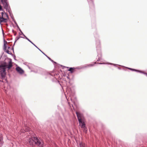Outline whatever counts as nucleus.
<instances>
[{"label": "nucleus", "instance_id": "15", "mask_svg": "<svg viewBox=\"0 0 147 147\" xmlns=\"http://www.w3.org/2000/svg\"><path fill=\"white\" fill-rule=\"evenodd\" d=\"M4 47H5V49L6 50V46H5V43H7V42L6 41H5V40H4Z\"/></svg>", "mask_w": 147, "mask_h": 147}, {"label": "nucleus", "instance_id": "20", "mask_svg": "<svg viewBox=\"0 0 147 147\" xmlns=\"http://www.w3.org/2000/svg\"><path fill=\"white\" fill-rule=\"evenodd\" d=\"M2 10V8L1 6L0 5V11Z\"/></svg>", "mask_w": 147, "mask_h": 147}, {"label": "nucleus", "instance_id": "11", "mask_svg": "<svg viewBox=\"0 0 147 147\" xmlns=\"http://www.w3.org/2000/svg\"><path fill=\"white\" fill-rule=\"evenodd\" d=\"M75 69L74 68L70 67L68 70V71H70L71 73H73L74 72V69Z\"/></svg>", "mask_w": 147, "mask_h": 147}, {"label": "nucleus", "instance_id": "17", "mask_svg": "<svg viewBox=\"0 0 147 147\" xmlns=\"http://www.w3.org/2000/svg\"><path fill=\"white\" fill-rule=\"evenodd\" d=\"M20 37L23 38H23L22 36L19 37L18 38H17V39L15 41L14 44H15V43L16 42V41L17 40L19 39Z\"/></svg>", "mask_w": 147, "mask_h": 147}, {"label": "nucleus", "instance_id": "34", "mask_svg": "<svg viewBox=\"0 0 147 147\" xmlns=\"http://www.w3.org/2000/svg\"><path fill=\"white\" fill-rule=\"evenodd\" d=\"M95 63H94V64Z\"/></svg>", "mask_w": 147, "mask_h": 147}, {"label": "nucleus", "instance_id": "5", "mask_svg": "<svg viewBox=\"0 0 147 147\" xmlns=\"http://www.w3.org/2000/svg\"><path fill=\"white\" fill-rule=\"evenodd\" d=\"M1 16L0 17V23L1 22H6L8 17L5 13L2 12L1 13Z\"/></svg>", "mask_w": 147, "mask_h": 147}, {"label": "nucleus", "instance_id": "31", "mask_svg": "<svg viewBox=\"0 0 147 147\" xmlns=\"http://www.w3.org/2000/svg\"><path fill=\"white\" fill-rule=\"evenodd\" d=\"M36 47L38 49V48L37 46H36Z\"/></svg>", "mask_w": 147, "mask_h": 147}, {"label": "nucleus", "instance_id": "2", "mask_svg": "<svg viewBox=\"0 0 147 147\" xmlns=\"http://www.w3.org/2000/svg\"><path fill=\"white\" fill-rule=\"evenodd\" d=\"M29 138L28 142L30 145L33 146L36 145L39 147H43V143L41 140L38 139L36 137Z\"/></svg>", "mask_w": 147, "mask_h": 147}, {"label": "nucleus", "instance_id": "33", "mask_svg": "<svg viewBox=\"0 0 147 147\" xmlns=\"http://www.w3.org/2000/svg\"><path fill=\"white\" fill-rule=\"evenodd\" d=\"M71 100H72V98H71Z\"/></svg>", "mask_w": 147, "mask_h": 147}, {"label": "nucleus", "instance_id": "25", "mask_svg": "<svg viewBox=\"0 0 147 147\" xmlns=\"http://www.w3.org/2000/svg\"><path fill=\"white\" fill-rule=\"evenodd\" d=\"M38 49L41 52H42L40 49L39 48H38Z\"/></svg>", "mask_w": 147, "mask_h": 147}, {"label": "nucleus", "instance_id": "21", "mask_svg": "<svg viewBox=\"0 0 147 147\" xmlns=\"http://www.w3.org/2000/svg\"><path fill=\"white\" fill-rule=\"evenodd\" d=\"M108 64H110V65H115V64H113V63H108Z\"/></svg>", "mask_w": 147, "mask_h": 147}, {"label": "nucleus", "instance_id": "7", "mask_svg": "<svg viewBox=\"0 0 147 147\" xmlns=\"http://www.w3.org/2000/svg\"><path fill=\"white\" fill-rule=\"evenodd\" d=\"M17 71L20 74H22L24 73V71L20 67H17L16 68Z\"/></svg>", "mask_w": 147, "mask_h": 147}, {"label": "nucleus", "instance_id": "30", "mask_svg": "<svg viewBox=\"0 0 147 147\" xmlns=\"http://www.w3.org/2000/svg\"><path fill=\"white\" fill-rule=\"evenodd\" d=\"M15 23L17 25V24L16 23V22H15Z\"/></svg>", "mask_w": 147, "mask_h": 147}, {"label": "nucleus", "instance_id": "9", "mask_svg": "<svg viewBox=\"0 0 147 147\" xmlns=\"http://www.w3.org/2000/svg\"><path fill=\"white\" fill-rule=\"evenodd\" d=\"M79 147H85V144L82 142H80L78 146Z\"/></svg>", "mask_w": 147, "mask_h": 147}, {"label": "nucleus", "instance_id": "23", "mask_svg": "<svg viewBox=\"0 0 147 147\" xmlns=\"http://www.w3.org/2000/svg\"><path fill=\"white\" fill-rule=\"evenodd\" d=\"M97 44H98V45H100V42H99V41H98V43H97Z\"/></svg>", "mask_w": 147, "mask_h": 147}, {"label": "nucleus", "instance_id": "19", "mask_svg": "<svg viewBox=\"0 0 147 147\" xmlns=\"http://www.w3.org/2000/svg\"><path fill=\"white\" fill-rule=\"evenodd\" d=\"M19 30L21 32V34H20V35H21V34H22L23 35V34H24L23 33H22V32L21 31V30H20V29H19Z\"/></svg>", "mask_w": 147, "mask_h": 147}, {"label": "nucleus", "instance_id": "8", "mask_svg": "<svg viewBox=\"0 0 147 147\" xmlns=\"http://www.w3.org/2000/svg\"><path fill=\"white\" fill-rule=\"evenodd\" d=\"M128 68V69L131 70L133 71H137V72H139L140 73H142L145 74L147 76V74H146V73H145L142 72L141 71H139V70H136V69H133L129 68Z\"/></svg>", "mask_w": 147, "mask_h": 147}, {"label": "nucleus", "instance_id": "4", "mask_svg": "<svg viewBox=\"0 0 147 147\" xmlns=\"http://www.w3.org/2000/svg\"><path fill=\"white\" fill-rule=\"evenodd\" d=\"M0 1L3 4L4 8L6 9L7 11L9 12L10 16L12 18V15L10 10V8L7 2V0H0Z\"/></svg>", "mask_w": 147, "mask_h": 147}, {"label": "nucleus", "instance_id": "28", "mask_svg": "<svg viewBox=\"0 0 147 147\" xmlns=\"http://www.w3.org/2000/svg\"><path fill=\"white\" fill-rule=\"evenodd\" d=\"M28 68L29 69H30V67L28 66Z\"/></svg>", "mask_w": 147, "mask_h": 147}, {"label": "nucleus", "instance_id": "18", "mask_svg": "<svg viewBox=\"0 0 147 147\" xmlns=\"http://www.w3.org/2000/svg\"><path fill=\"white\" fill-rule=\"evenodd\" d=\"M5 52L9 54H10L9 51L8 50H6Z\"/></svg>", "mask_w": 147, "mask_h": 147}, {"label": "nucleus", "instance_id": "32", "mask_svg": "<svg viewBox=\"0 0 147 147\" xmlns=\"http://www.w3.org/2000/svg\"><path fill=\"white\" fill-rule=\"evenodd\" d=\"M17 27L18 28H19V27L18 26H17Z\"/></svg>", "mask_w": 147, "mask_h": 147}, {"label": "nucleus", "instance_id": "14", "mask_svg": "<svg viewBox=\"0 0 147 147\" xmlns=\"http://www.w3.org/2000/svg\"><path fill=\"white\" fill-rule=\"evenodd\" d=\"M47 57L51 61L53 62H55L52 59H51L50 57H49L47 56Z\"/></svg>", "mask_w": 147, "mask_h": 147}, {"label": "nucleus", "instance_id": "6", "mask_svg": "<svg viewBox=\"0 0 147 147\" xmlns=\"http://www.w3.org/2000/svg\"><path fill=\"white\" fill-rule=\"evenodd\" d=\"M22 123H23V124H24V125L25 129L21 130L20 131V132L22 133H24L25 131H30L29 128L26 125V123L25 122V121H23V122H22Z\"/></svg>", "mask_w": 147, "mask_h": 147}, {"label": "nucleus", "instance_id": "16", "mask_svg": "<svg viewBox=\"0 0 147 147\" xmlns=\"http://www.w3.org/2000/svg\"><path fill=\"white\" fill-rule=\"evenodd\" d=\"M93 65H92V64H90L88 65V67H91V66H93Z\"/></svg>", "mask_w": 147, "mask_h": 147}, {"label": "nucleus", "instance_id": "13", "mask_svg": "<svg viewBox=\"0 0 147 147\" xmlns=\"http://www.w3.org/2000/svg\"><path fill=\"white\" fill-rule=\"evenodd\" d=\"M2 137L1 135H0V146L2 144Z\"/></svg>", "mask_w": 147, "mask_h": 147}, {"label": "nucleus", "instance_id": "26", "mask_svg": "<svg viewBox=\"0 0 147 147\" xmlns=\"http://www.w3.org/2000/svg\"><path fill=\"white\" fill-rule=\"evenodd\" d=\"M99 64H105V63H100Z\"/></svg>", "mask_w": 147, "mask_h": 147}, {"label": "nucleus", "instance_id": "29", "mask_svg": "<svg viewBox=\"0 0 147 147\" xmlns=\"http://www.w3.org/2000/svg\"><path fill=\"white\" fill-rule=\"evenodd\" d=\"M100 59V58H99L98 59V60H97L98 61V60H99Z\"/></svg>", "mask_w": 147, "mask_h": 147}, {"label": "nucleus", "instance_id": "3", "mask_svg": "<svg viewBox=\"0 0 147 147\" xmlns=\"http://www.w3.org/2000/svg\"><path fill=\"white\" fill-rule=\"evenodd\" d=\"M12 66V61L10 59L7 64L5 63L3 65L0 66V72L4 73L5 71V69L8 68V69H10Z\"/></svg>", "mask_w": 147, "mask_h": 147}, {"label": "nucleus", "instance_id": "24", "mask_svg": "<svg viewBox=\"0 0 147 147\" xmlns=\"http://www.w3.org/2000/svg\"><path fill=\"white\" fill-rule=\"evenodd\" d=\"M97 52L98 53V52L99 53H100V50H99L98 51H97Z\"/></svg>", "mask_w": 147, "mask_h": 147}, {"label": "nucleus", "instance_id": "1", "mask_svg": "<svg viewBox=\"0 0 147 147\" xmlns=\"http://www.w3.org/2000/svg\"><path fill=\"white\" fill-rule=\"evenodd\" d=\"M76 113L80 126L83 129L85 133H86L87 129L86 126L83 114L77 112H76Z\"/></svg>", "mask_w": 147, "mask_h": 147}, {"label": "nucleus", "instance_id": "22", "mask_svg": "<svg viewBox=\"0 0 147 147\" xmlns=\"http://www.w3.org/2000/svg\"><path fill=\"white\" fill-rule=\"evenodd\" d=\"M42 53L43 54H44L45 56H46L47 57V56L46 55H45L43 52H42Z\"/></svg>", "mask_w": 147, "mask_h": 147}, {"label": "nucleus", "instance_id": "27", "mask_svg": "<svg viewBox=\"0 0 147 147\" xmlns=\"http://www.w3.org/2000/svg\"><path fill=\"white\" fill-rule=\"evenodd\" d=\"M67 78L68 79H69V77L68 76L67 77Z\"/></svg>", "mask_w": 147, "mask_h": 147}, {"label": "nucleus", "instance_id": "10", "mask_svg": "<svg viewBox=\"0 0 147 147\" xmlns=\"http://www.w3.org/2000/svg\"><path fill=\"white\" fill-rule=\"evenodd\" d=\"M23 36L25 37L26 39L28 40L29 42L32 44L35 47H36V46L24 34H23Z\"/></svg>", "mask_w": 147, "mask_h": 147}, {"label": "nucleus", "instance_id": "12", "mask_svg": "<svg viewBox=\"0 0 147 147\" xmlns=\"http://www.w3.org/2000/svg\"><path fill=\"white\" fill-rule=\"evenodd\" d=\"M1 75L2 78H4L5 75V72L4 73H1Z\"/></svg>", "mask_w": 147, "mask_h": 147}]
</instances>
